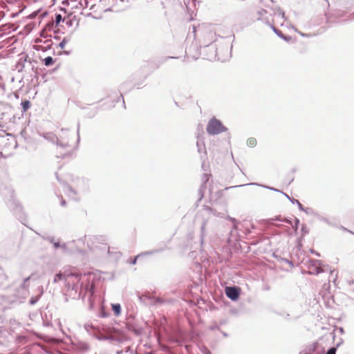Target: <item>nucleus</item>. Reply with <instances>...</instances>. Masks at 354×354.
<instances>
[{
    "label": "nucleus",
    "instance_id": "09e8293b",
    "mask_svg": "<svg viewBox=\"0 0 354 354\" xmlns=\"http://www.w3.org/2000/svg\"><path fill=\"white\" fill-rule=\"evenodd\" d=\"M30 277H26L24 279V281H23V283L21 284V286L23 288H26V283L27 282L30 280Z\"/></svg>",
    "mask_w": 354,
    "mask_h": 354
},
{
    "label": "nucleus",
    "instance_id": "4be33fe9",
    "mask_svg": "<svg viewBox=\"0 0 354 354\" xmlns=\"http://www.w3.org/2000/svg\"><path fill=\"white\" fill-rule=\"evenodd\" d=\"M203 178H204L203 182L201 184V185L200 186L198 189L205 192V191L207 188L206 184H207V182L208 181V175L206 174H203Z\"/></svg>",
    "mask_w": 354,
    "mask_h": 354
},
{
    "label": "nucleus",
    "instance_id": "a211bd4d",
    "mask_svg": "<svg viewBox=\"0 0 354 354\" xmlns=\"http://www.w3.org/2000/svg\"><path fill=\"white\" fill-rule=\"evenodd\" d=\"M164 250H165L164 248L154 249V250H149V251H145V252H141L140 254V255H141V257H145V256H149V255H152V254H157V253L162 252L164 251Z\"/></svg>",
    "mask_w": 354,
    "mask_h": 354
},
{
    "label": "nucleus",
    "instance_id": "bb28decb",
    "mask_svg": "<svg viewBox=\"0 0 354 354\" xmlns=\"http://www.w3.org/2000/svg\"><path fill=\"white\" fill-rule=\"evenodd\" d=\"M300 211L305 212L308 215H313L317 216V214H316L314 210L310 207H305L303 206V209H301Z\"/></svg>",
    "mask_w": 354,
    "mask_h": 354
},
{
    "label": "nucleus",
    "instance_id": "7c9ffc66",
    "mask_svg": "<svg viewBox=\"0 0 354 354\" xmlns=\"http://www.w3.org/2000/svg\"><path fill=\"white\" fill-rule=\"evenodd\" d=\"M40 297L38 295L32 296L29 299V304L33 306L36 304L39 300Z\"/></svg>",
    "mask_w": 354,
    "mask_h": 354
},
{
    "label": "nucleus",
    "instance_id": "39448f33",
    "mask_svg": "<svg viewBox=\"0 0 354 354\" xmlns=\"http://www.w3.org/2000/svg\"><path fill=\"white\" fill-rule=\"evenodd\" d=\"M88 190V180L85 178H77L76 180V189L71 186L68 187V195L73 200L78 201L75 197L80 193H86Z\"/></svg>",
    "mask_w": 354,
    "mask_h": 354
},
{
    "label": "nucleus",
    "instance_id": "338daca9",
    "mask_svg": "<svg viewBox=\"0 0 354 354\" xmlns=\"http://www.w3.org/2000/svg\"><path fill=\"white\" fill-rule=\"evenodd\" d=\"M89 304H90V308H92L93 307V301L91 299V297H89Z\"/></svg>",
    "mask_w": 354,
    "mask_h": 354
},
{
    "label": "nucleus",
    "instance_id": "c9c22d12",
    "mask_svg": "<svg viewBox=\"0 0 354 354\" xmlns=\"http://www.w3.org/2000/svg\"><path fill=\"white\" fill-rule=\"evenodd\" d=\"M68 42V39L67 37H64L62 40L58 44V46L61 49H64L65 48L66 44Z\"/></svg>",
    "mask_w": 354,
    "mask_h": 354
},
{
    "label": "nucleus",
    "instance_id": "a878e982",
    "mask_svg": "<svg viewBox=\"0 0 354 354\" xmlns=\"http://www.w3.org/2000/svg\"><path fill=\"white\" fill-rule=\"evenodd\" d=\"M103 339L109 340L111 342H122V339L120 337H115L113 335H107L103 338Z\"/></svg>",
    "mask_w": 354,
    "mask_h": 354
},
{
    "label": "nucleus",
    "instance_id": "052dcab7",
    "mask_svg": "<svg viewBox=\"0 0 354 354\" xmlns=\"http://www.w3.org/2000/svg\"><path fill=\"white\" fill-rule=\"evenodd\" d=\"M91 328V326L90 324H86L84 325V328H85L88 332H89V330H90V328Z\"/></svg>",
    "mask_w": 354,
    "mask_h": 354
},
{
    "label": "nucleus",
    "instance_id": "c85d7f7f",
    "mask_svg": "<svg viewBox=\"0 0 354 354\" xmlns=\"http://www.w3.org/2000/svg\"><path fill=\"white\" fill-rule=\"evenodd\" d=\"M247 145L250 147H254L257 145V140L254 138H249L247 140Z\"/></svg>",
    "mask_w": 354,
    "mask_h": 354
},
{
    "label": "nucleus",
    "instance_id": "e2e57ef3",
    "mask_svg": "<svg viewBox=\"0 0 354 354\" xmlns=\"http://www.w3.org/2000/svg\"><path fill=\"white\" fill-rule=\"evenodd\" d=\"M97 109H96L95 110H94V111H93V113H92L91 114H90V115H88V117H89V118H93V117H94V116L97 114Z\"/></svg>",
    "mask_w": 354,
    "mask_h": 354
},
{
    "label": "nucleus",
    "instance_id": "9b49d317",
    "mask_svg": "<svg viewBox=\"0 0 354 354\" xmlns=\"http://www.w3.org/2000/svg\"><path fill=\"white\" fill-rule=\"evenodd\" d=\"M72 349L81 353L86 352L89 350V345L82 341H77L72 342Z\"/></svg>",
    "mask_w": 354,
    "mask_h": 354
},
{
    "label": "nucleus",
    "instance_id": "e433bc0d",
    "mask_svg": "<svg viewBox=\"0 0 354 354\" xmlns=\"http://www.w3.org/2000/svg\"><path fill=\"white\" fill-rule=\"evenodd\" d=\"M22 209H23V207L20 204H16L15 208L14 209L15 214H16L17 215V214L22 213Z\"/></svg>",
    "mask_w": 354,
    "mask_h": 354
},
{
    "label": "nucleus",
    "instance_id": "2f4dec72",
    "mask_svg": "<svg viewBox=\"0 0 354 354\" xmlns=\"http://www.w3.org/2000/svg\"><path fill=\"white\" fill-rule=\"evenodd\" d=\"M64 21V19L61 14L55 13V22L56 24V26H58L60 22Z\"/></svg>",
    "mask_w": 354,
    "mask_h": 354
},
{
    "label": "nucleus",
    "instance_id": "2eb2a0df",
    "mask_svg": "<svg viewBox=\"0 0 354 354\" xmlns=\"http://www.w3.org/2000/svg\"><path fill=\"white\" fill-rule=\"evenodd\" d=\"M41 136H42L44 139L47 140L48 141L55 144L56 142H58V137L53 133V132H46L39 133Z\"/></svg>",
    "mask_w": 354,
    "mask_h": 354
},
{
    "label": "nucleus",
    "instance_id": "603ef678",
    "mask_svg": "<svg viewBox=\"0 0 354 354\" xmlns=\"http://www.w3.org/2000/svg\"><path fill=\"white\" fill-rule=\"evenodd\" d=\"M280 221L285 222V223H287L290 225L292 223L291 218H284L283 220H280Z\"/></svg>",
    "mask_w": 354,
    "mask_h": 354
},
{
    "label": "nucleus",
    "instance_id": "ea45409f",
    "mask_svg": "<svg viewBox=\"0 0 354 354\" xmlns=\"http://www.w3.org/2000/svg\"><path fill=\"white\" fill-rule=\"evenodd\" d=\"M324 17V15H318V16H316V17H314L311 19L310 21V24L311 26H315L313 24V21L314 19H315L316 21H322L320 17Z\"/></svg>",
    "mask_w": 354,
    "mask_h": 354
},
{
    "label": "nucleus",
    "instance_id": "423d86ee",
    "mask_svg": "<svg viewBox=\"0 0 354 354\" xmlns=\"http://www.w3.org/2000/svg\"><path fill=\"white\" fill-rule=\"evenodd\" d=\"M138 299L141 304L145 306H156L164 303V300L160 297L151 295L149 292L138 295Z\"/></svg>",
    "mask_w": 354,
    "mask_h": 354
},
{
    "label": "nucleus",
    "instance_id": "bf43d9fd",
    "mask_svg": "<svg viewBox=\"0 0 354 354\" xmlns=\"http://www.w3.org/2000/svg\"><path fill=\"white\" fill-rule=\"evenodd\" d=\"M337 330H339V333L342 335L344 334V333H345V330L343 327H339L337 328Z\"/></svg>",
    "mask_w": 354,
    "mask_h": 354
},
{
    "label": "nucleus",
    "instance_id": "f704fd0d",
    "mask_svg": "<svg viewBox=\"0 0 354 354\" xmlns=\"http://www.w3.org/2000/svg\"><path fill=\"white\" fill-rule=\"evenodd\" d=\"M290 203L297 205L299 210L303 209L304 205L297 199L291 198Z\"/></svg>",
    "mask_w": 354,
    "mask_h": 354
},
{
    "label": "nucleus",
    "instance_id": "473e14b6",
    "mask_svg": "<svg viewBox=\"0 0 354 354\" xmlns=\"http://www.w3.org/2000/svg\"><path fill=\"white\" fill-rule=\"evenodd\" d=\"M227 219L232 223V224H233V229L234 230H236L237 229V226H238V225L239 224L240 222L238 221L235 218L231 217L230 216L227 217Z\"/></svg>",
    "mask_w": 354,
    "mask_h": 354
},
{
    "label": "nucleus",
    "instance_id": "5fc2aeb1",
    "mask_svg": "<svg viewBox=\"0 0 354 354\" xmlns=\"http://www.w3.org/2000/svg\"><path fill=\"white\" fill-rule=\"evenodd\" d=\"M198 195H199V199L198 201H201L203 197H204V192H202L201 190L198 189Z\"/></svg>",
    "mask_w": 354,
    "mask_h": 354
},
{
    "label": "nucleus",
    "instance_id": "de8ad7c7",
    "mask_svg": "<svg viewBox=\"0 0 354 354\" xmlns=\"http://www.w3.org/2000/svg\"><path fill=\"white\" fill-rule=\"evenodd\" d=\"M268 24L270 25V28H272V30L274 31V32L277 35V32L279 33L278 31H281V30L278 29L277 28H276L274 26L268 23Z\"/></svg>",
    "mask_w": 354,
    "mask_h": 354
},
{
    "label": "nucleus",
    "instance_id": "72a5a7b5",
    "mask_svg": "<svg viewBox=\"0 0 354 354\" xmlns=\"http://www.w3.org/2000/svg\"><path fill=\"white\" fill-rule=\"evenodd\" d=\"M37 61L35 60H28V63L31 66V69L35 73V77L37 80L38 79V73L37 69L35 68V66L32 64L33 63H36Z\"/></svg>",
    "mask_w": 354,
    "mask_h": 354
},
{
    "label": "nucleus",
    "instance_id": "0eeeda50",
    "mask_svg": "<svg viewBox=\"0 0 354 354\" xmlns=\"http://www.w3.org/2000/svg\"><path fill=\"white\" fill-rule=\"evenodd\" d=\"M225 293L227 298L233 301H236L240 297L241 288L236 286H226Z\"/></svg>",
    "mask_w": 354,
    "mask_h": 354
},
{
    "label": "nucleus",
    "instance_id": "774afa93",
    "mask_svg": "<svg viewBox=\"0 0 354 354\" xmlns=\"http://www.w3.org/2000/svg\"><path fill=\"white\" fill-rule=\"evenodd\" d=\"M66 24L68 26H71L73 25V21L71 20H69V21H67L66 22Z\"/></svg>",
    "mask_w": 354,
    "mask_h": 354
},
{
    "label": "nucleus",
    "instance_id": "aec40b11",
    "mask_svg": "<svg viewBox=\"0 0 354 354\" xmlns=\"http://www.w3.org/2000/svg\"><path fill=\"white\" fill-rule=\"evenodd\" d=\"M21 106L22 108V112L25 113L30 108L31 104L30 100L25 99L21 100Z\"/></svg>",
    "mask_w": 354,
    "mask_h": 354
},
{
    "label": "nucleus",
    "instance_id": "1a4fd4ad",
    "mask_svg": "<svg viewBox=\"0 0 354 354\" xmlns=\"http://www.w3.org/2000/svg\"><path fill=\"white\" fill-rule=\"evenodd\" d=\"M126 328L129 330L133 333L136 336H140L143 333V328L140 326L136 322H131L128 319L126 323Z\"/></svg>",
    "mask_w": 354,
    "mask_h": 354
},
{
    "label": "nucleus",
    "instance_id": "6e6d98bb",
    "mask_svg": "<svg viewBox=\"0 0 354 354\" xmlns=\"http://www.w3.org/2000/svg\"><path fill=\"white\" fill-rule=\"evenodd\" d=\"M202 352L203 354H212L211 351L207 348H204Z\"/></svg>",
    "mask_w": 354,
    "mask_h": 354
},
{
    "label": "nucleus",
    "instance_id": "58836bf2",
    "mask_svg": "<svg viewBox=\"0 0 354 354\" xmlns=\"http://www.w3.org/2000/svg\"><path fill=\"white\" fill-rule=\"evenodd\" d=\"M140 257H141V255H140V254H138L137 256H136L133 259H130L129 260V263L131 265H135V264H136L138 259L139 258H140Z\"/></svg>",
    "mask_w": 354,
    "mask_h": 354
},
{
    "label": "nucleus",
    "instance_id": "6ab92c4d",
    "mask_svg": "<svg viewBox=\"0 0 354 354\" xmlns=\"http://www.w3.org/2000/svg\"><path fill=\"white\" fill-rule=\"evenodd\" d=\"M111 309L115 316H119L121 314L122 308L121 305L118 303L111 304Z\"/></svg>",
    "mask_w": 354,
    "mask_h": 354
},
{
    "label": "nucleus",
    "instance_id": "f257e3e1",
    "mask_svg": "<svg viewBox=\"0 0 354 354\" xmlns=\"http://www.w3.org/2000/svg\"><path fill=\"white\" fill-rule=\"evenodd\" d=\"M346 14V12L342 10H335L331 12H325L324 17H320L322 21H316L315 19L313 21L314 25H322L326 24L327 26L322 27L324 30L332 27L335 24H340L341 22L346 21V20H341Z\"/></svg>",
    "mask_w": 354,
    "mask_h": 354
},
{
    "label": "nucleus",
    "instance_id": "c03bdc74",
    "mask_svg": "<svg viewBox=\"0 0 354 354\" xmlns=\"http://www.w3.org/2000/svg\"><path fill=\"white\" fill-rule=\"evenodd\" d=\"M120 98L122 99V105H123L124 108L125 109L126 108L125 102H124V97H123V95L122 93H120V97H118V99L115 102L116 103L120 101Z\"/></svg>",
    "mask_w": 354,
    "mask_h": 354
},
{
    "label": "nucleus",
    "instance_id": "0e129e2a",
    "mask_svg": "<svg viewBox=\"0 0 354 354\" xmlns=\"http://www.w3.org/2000/svg\"><path fill=\"white\" fill-rule=\"evenodd\" d=\"M286 198H287L288 199V201L290 202V200H291V198L288 194H287L286 193L283 192L281 193Z\"/></svg>",
    "mask_w": 354,
    "mask_h": 354
},
{
    "label": "nucleus",
    "instance_id": "6e6552de",
    "mask_svg": "<svg viewBox=\"0 0 354 354\" xmlns=\"http://www.w3.org/2000/svg\"><path fill=\"white\" fill-rule=\"evenodd\" d=\"M310 265V274L314 275H318L319 274L324 272V270L322 268L323 263L322 261L317 259H310L309 261Z\"/></svg>",
    "mask_w": 354,
    "mask_h": 354
},
{
    "label": "nucleus",
    "instance_id": "a19ab883",
    "mask_svg": "<svg viewBox=\"0 0 354 354\" xmlns=\"http://www.w3.org/2000/svg\"><path fill=\"white\" fill-rule=\"evenodd\" d=\"M336 352L337 351L335 350V348L332 346L327 350L325 354H335Z\"/></svg>",
    "mask_w": 354,
    "mask_h": 354
},
{
    "label": "nucleus",
    "instance_id": "49530a36",
    "mask_svg": "<svg viewBox=\"0 0 354 354\" xmlns=\"http://www.w3.org/2000/svg\"><path fill=\"white\" fill-rule=\"evenodd\" d=\"M209 330H214L219 329V326L217 324H214L213 325L209 326Z\"/></svg>",
    "mask_w": 354,
    "mask_h": 354
},
{
    "label": "nucleus",
    "instance_id": "79ce46f5",
    "mask_svg": "<svg viewBox=\"0 0 354 354\" xmlns=\"http://www.w3.org/2000/svg\"><path fill=\"white\" fill-rule=\"evenodd\" d=\"M317 216V218L319 220H320V221H324V222H325V223H329V221H328V218H325V217H323L322 216L319 215V214H317V216Z\"/></svg>",
    "mask_w": 354,
    "mask_h": 354
},
{
    "label": "nucleus",
    "instance_id": "f03ea898",
    "mask_svg": "<svg viewBox=\"0 0 354 354\" xmlns=\"http://www.w3.org/2000/svg\"><path fill=\"white\" fill-rule=\"evenodd\" d=\"M69 276L70 274H65L64 273L59 271V272L55 274L53 282L57 283L58 281H64L66 287L68 288V290L71 292L70 294L68 295L69 297H72L73 299H80L82 297V299H84L85 294L82 297L81 291L77 294L78 285L73 284L71 286L69 283V282H67V278Z\"/></svg>",
    "mask_w": 354,
    "mask_h": 354
},
{
    "label": "nucleus",
    "instance_id": "5701e85b",
    "mask_svg": "<svg viewBox=\"0 0 354 354\" xmlns=\"http://www.w3.org/2000/svg\"><path fill=\"white\" fill-rule=\"evenodd\" d=\"M203 178H204L203 182L201 184V185L200 186L198 189L205 192V191L207 188L206 184H207V182L208 181V175L206 174H203Z\"/></svg>",
    "mask_w": 354,
    "mask_h": 354
},
{
    "label": "nucleus",
    "instance_id": "393cba45",
    "mask_svg": "<svg viewBox=\"0 0 354 354\" xmlns=\"http://www.w3.org/2000/svg\"><path fill=\"white\" fill-rule=\"evenodd\" d=\"M299 225H300V220L298 218L295 217L294 221H293L292 223L291 224V225H292L295 233H297Z\"/></svg>",
    "mask_w": 354,
    "mask_h": 354
},
{
    "label": "nucleus",
    "instance_id": "69168bd1",
    "mask_svg": "<svg viewBox=\"0 0 354 354\" xmlns=\"http://www.w3.org/2000/svg\"><path fill=\"white\" fill-rule=\"evenodd\" d=\"M280 220H283V218H282L281 216H277L274 218V221H280Z\"/></svg>",
    "mask_w": 354,
    "mask_h": 354
},
{
    "label": "nucleus",
    "instance_id": "a18cd8bd",
    "mask_svg": "<svg viewBox=\"0 0 354 354\" xmlns=\"http://www.w3.org/2000/svg\"><path fill=\"white\" fill-rule=\"evenodd\" d=\"M344 343V340L342 338H340L339 342L337 343V344L335 346H333V348H335V350L337 351V349Z\"/></svg>",
    "mask_w": 354,
    "mask_h": 354
},
{
    "label": "nucleus",
    "instance_id": "4d7b16f0",
    "mask_svg": "<svg viewBox=\"0 0 354 354\" xmlns=\"http://www.w3.org/2000/svg\"><path fill=\"white\" fill-rule=\"evenodd\" d=\"M279 15H281L283 19H286L285 12L281 9H279Z\"/></svg>",
    "mask_w": 354,
    "mask_h": 354
},
{
    "label": "nucleus",
    "instance_id": "f3484780",
    "mask_svg": "<svg viewBox=\"0 0 354 354\" xmlns=\"http://www.w3.org/2000/svg\"><path fill=\"white\" fill-rule=\"evenodd\" d=\"M196 147L198 149V152L199 153H204L205 154H206V148L204 141L203 140H201V138L198 139L196 142Z\"/></svg>",
    "mask_w": 354,
    "mask_h": 354
},
{
    "label": "nucleus",
    "instance_id": "c756f323",
    "mask_svg": "<svg viewBox=\"0 0 354 354\" xmlns=\"http://www.w3.org/2000/svg\"><path fill=\"white\" fill-rule=\"evenodd\" d=\"M301 238H303L304 236H305L306 234H308L309 233V230L307 227V225L304 223L301 225Z\"/></svg>",
    "mask_w": 354,
    "mask_h": 354
},
{
    "label": "nucleus",
    "instance_id": "680f3d73",
    "mask_svg": "<svg viewBox=\"0 0 354 354\" xmlns=\"http://www.w3.org/2000/svg\"><path fill=\"white\" fill-rule=\"evenodd\" d=\"M60 204L62 206L65 207L66 205V201L63 198H62Z\"/></svg>",
    "mask_w": 354,
    "mask_h": 354
},
{
    "label": "nucleus",
    "instance_id": "f8f14e48",
    "mask_svg": "<svg viewBox=\"0 0 354 354\" xmlns=\"http://www.w3.org/2000/svg\"><path fill=\"white\" fill-rule=\"evenodd\" d=\"M252 185L260 186V187H263L265 189H269V190H271V191H274V192H279V193H283V191H281V190H280L279 189H277L275 187H270V186H268V185H260V184L257 183H247V184L240 185H236V186H231V187H226L225 189H233V188L239 187H243V186H252Z\"/></svg>",
    "mask_w": 354,
    "mask_h": 354
},
{
    "label": "nucleus",
    "instance_id": "cd10ccee",
    "mask_svg": "<svg viewBox=\"0 0 354 354\" xmlns=\"http://www.w3.org/2000/svg\"><path fill=\"white\" fill-rule=\"evenodd\" d=\"M55 145L57 147H61L62 149H66L69 147L68 142L62 141L59 138H58V142H56Z\"/></svg>",
    "mask_w": 354,
    "mask_h": 354
},
{
    "label": "nucleus",
    "instance_id": "8fccbe9b",
    "mask_svg": "<svg viewBox=\"0 0 354 354\" xmlns=\"http://www.w3.org/2000/svg\"><path fill=\"white\" fill-rule=\"evenodd\" d=\"M267 13V10L265 9H261L257 11V14L260 16L263 15L264 14Z\"/></svg>",
    "mask_w": 354,
    "mask_h": 354
},
{
    "label": "nucleus",
    "instance_id": "9d476101",
    "mask_svg": "<svg viewBox=\"0 0 354 354\" xmlns=\"http://www.w3.org/2000/svg\"><path fill=\"white\" fill-rule=\"evenodd\" d=\"M41 237H42L44 240L49 241L53 244L55 249L62 248L64 251H66L67 249L66 244L65 243H61L60 241L55 240L54 236H44L39 234Z\"/></svg>",
    "mask_w": 354,
    "mask_h": 354
},
{
    "label": "nucleus",
    "instance_id": "864d4df0",
    "mask_svg": "<svg viewBox=\"0 0 354 354\" xmlns=\"http://www.w3.org/2000/svg\"><path fill=\"white\" fill-rule=\"evenodd\" d=\"M77 143H79V142H80V123H78V124H77Z\"/></svg>",
    "mask_w": 354,
    "mask_h": 354
},
{
    "label": "nucleus",
    "instance_id": "37998d69",
    "mask_svg": "<svg viewBox=\"0 0 354 354\" xmlns=\"http://www.w3.org/2000/svg\"><path fill=\"white\" fill-rule=\"evenodd\" d=\"M37 291L39 292L38 296H39V297L41 298V297L43 295L44 292L43 286H38Z\"/></svg>",
    "mask_w": 354,
    "mask_h": 354
},
{
    "label": "nucleus",
    "instance_id": "20e7f679",
    "mask_svg": "<svg viewBox=\"0 0 354 354\" xmlns=\"http://www.w3.org/2000/svg\"><path fill=\"white\" fill-rule=\"evenodd\" d=\"M227 130L228 129L216 117H212L209 120L206 127L207 133L210 136L218 135Z\"/></svg>",
    "mask_w": 354,
    "mask_h": 354
},
{
    "label": "nucleus",
    "instance_id": "7ed1b4c3",
    "mask_svg": "<svg viewBox=\"0 0 354 354\" xmlns=\"http://www.w3.org/2000/svg\"><path fill=\"white\" fill-rule=\"evenodd\" d=\"M215 34L210 31L209 30H207L204 31L203 35V38L199 40V46L200 48H208L212 50V54L207 56V59H211L212 58L216 57V48L215 45H213V42L214 41Z\"/></svg>",
    "mask_w": 354,
    "mask_h": 354
},
{
    "label": "nucleus",
    "instance_id": "4468645a",
    "mask_svg": "<svg viewBox=\"0 0 354 354\" xmlns=\"http://www.w3.org/2000/svg\"><path fill=\"white\" fill-rule=\"evenodd\" d=\"M28 56L26 55L24 57H21L19 59V60L15 64V69L19 72L21 73L23 71L24 68H25V64L28 62Z\"/></svg>",
    "mask_w": 354,
    "mask_h": 354
},
{
    "label": "nucleus",
    "instance_id": "412c9836",
    "mask_svg": "<svg viewBox=\"0 0 354 354\" xmlns=\"http://www.w3.org/2000/svg\"><path fill=\"white\" fill-rule=\"evenodd\" d=\"M278 32H277V35L281 38L283 40L286 41V42H290L292 39V37L290 35H284L282 31H278Z\"/></svg>",
    "mask_w": 354,
    "mask_h": 354
},
{
    "label": "nucleus",
    "instance_id": "4c0bfd02",
    "mask_svg": "<svg viewBox=\"0 0 354 354\" xmlns=\"http://www.w3.org/2000/svg\"><path fill=\"white\" fill-rule=\"evenodd\" d=\"M100 316L101 317H106L109 315V313L106 312L104 308H100L99 312Z\"/></svg>",
    "mask_w": 354,
    "mask_h": 354
},
{
    "label": "nucleus",
    "instance_id": "ddd939ff",
    "mask_svg": "<svg viewBox=\"0 0 354 354\" xmlns=\"http://www.w3.org/2000/svg\"><path fill=\"white\" fill-rule=\"evenodd\" d=\"M318 347L319 343L314 342L309 345L305 350L301 351L299 354H319Z\"/></svg>",
    "mask_w": 354,
    "mask_h": 354
},
{
    "label": "nucleus",
    "instance_id": "3c124183",
    "mask_svg": "<svg viewBox=\"0 0 354 354\" xmlns=\"http://www.w3.org/2000/svg\"><path fill=\"white\" fill-rule=\"evenodd\" d=\"M70 153H60L59 155H57V158H64L66 156H69Z\"/></svg>",
    "mask_w": 354,
    "mask_h": 354
},
{
    "label": "nucleus",
    "instance_id": "b1692460",
    "mask_svg": "<svg viewBox=\"0 0 354 354\" xmlns=\"http://www.w3.org/2000/svg\"><path fill=\"white\" fill-rule=\"evenodd\" d=\"M55 62V59H53L51 56H48L44 59V63L46 66H52Z\"/></svg>",
    "mask_w": 354,
    "mask_h": 354
},
{
    "label": "nucleus",
    "instance_id": "13d9d810",
    "mask_svg": "<svg viewBox=\"0 0 354 354\" xmlns=\"http://www.w3.org/2000/svg\"><path fill=\"white\" fill-rule=\"evenodd\" d=\"M310 252L312 254H315V255H316V256H317V257H320V254H319L318 252H317V251L314 250L313 249H310Z\"/></svg>",
    "mask_w": 354,
    "mask_h": 354
},
{
    "label": "nucleus",
    "instance_id": "dca6fc26",
    "mask_svg": "<svg viewBox=\"0 0 354 354\" xmlns=\"http://www.w3.org/2000/svg\"><path fill=\"white\" fill-rule=\"evenodd\" d=\"M136 84H135L136 86ZM139 86V84H137ZM134 85L132 84V82L131 81H127L123 82L120 86V89L123 91H131L133 88Z\"/></svg>",
    "mask_w": 354,
    "mask_h": 354
}]
</instances>
